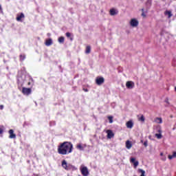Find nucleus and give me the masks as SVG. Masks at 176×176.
<instances>
[{
	"instance_id": "obj_1",
	"label": "nucleus",
	"mask_w": 176,
	"mask_h": 176,
	"mask_svg": "<svg viewBox=\"0 0 176 176\" xmlns=\"http://www.w3.org/2000/svg\"><path fill=\"white\" fill-rule=\"evenodd\" d=\"M57 151L59 155H69L74 151V144L71 142H64L58 146Z\"/></svg>"
},
{
	"instance_id": "obj_2",
	"label": "nucleus",
	"mask_w": 176,
	"mask_h": 176,
	"mask_svg": "<svg viewBox=\"0 0 176 176\" xmlns=\"http://www.w3.org/2000/svg\"><path fill=\"white\" fill-rule=\"evenodd\" d=\"M62 167H63L65 170H67V171L74 168V166L67 164V161H65V160L62 162Z\"/></svg>"
},
{
	"instance_id": "obj_3",
	"label": "nucleus",
	"mask_w": 176,
	"mask_h": 176,
	"mask_svg": "<svg viewBox=\"0 0 176 176\" xmlns=\"http://www.w3.org/2000/svg\"><path fill=\"white\" fill-rule=\"evenodd\" d=\"M22 93L24 96H30L32 93L31 88L22 87Z\"/></svg>"
},
{
	"instance_id": "obj_4",
	"label": "nucleus",
	"mask_w": 176,
	"mask_h": 176,
	"mask_svg": "<svg viewBox=\"0 0 176 176\" xmlns=\"http://www.w3.org/2000/svg\"><path fill=\"white\" fill-rule=\"evenodd\" d=\"M104 82L105 78H104V77L98 76L96 78V83L98 85V86H101V85H102Z\"/></svg>"
},
{
	"instance_id": "obj_5",
	"label": "nucleus",
	"mask_w": 176,
	"mask_h": 176,
	"mask_svg": "<svg viewBox=\"0 0 176 176\" xmlns=\"http://www.w3.org/2000/svg\"><path fill=\"white\" fill-rule=\"evenodd\" d=\"M134 86H135V85L134 84V82L133 81H127L126 82V89H134Z\"/></svg>"
},
{
	"instance_id": "obj_6",
	"label": "nucleus",
	"mask_w": 176,
	"mask_h": 176,
	"mask_svg": "<svg viewBox=\"0 0 176 176\" xmlns=\"http://www.w3.org/2000/svg\"><path fill=\"white\" fill-rule=\"evenodd\" d=\"M81 174L83 176H87L89 175V169H87V167L84 166L81 168Z\"/></svg>"
},
{
	"instance_id": "obj_7",
	"label": "nucleus",
	"mask_w": 176,
	"mask_h": 176,
	"mask_svg": "<svg viewBox=\"0 0 176 176\" xmlns=\"http://www.w3.org/2000/svg\"><path fill=\"white\" fill-rule=\"evenodd\" d=\"M106 133L107 134V138H109V140H111V138H113V137H115V133H113V132L111 129L107 130L106 131Z\"/></svg>"
},
{
	"instance_id": "obj_8",
	"label": "nucleus",
	"mask_w": 176,
	"mask_h": 176,
	"mask_svg": "<svg viewBox=\"0 0 176 176\" xmlns=\"http://www.w3.org/2000/svg\"><path fill=\"white\" fill-rule=\"evenodd\" d=\"M131 27H138V21L135 19H132L130 21Z\"/></svg>"
},
{
	"instance_id": "obj_9",
	"label": "nucleus",
	"mask_w": 176,
	"mask_h": 176,
	"mask_svg": "<svg viewBox=\"0 0 176 176\" xmlns=\"http://www.w3.org/2000/svg\"><path fill=\"white\" fill-rule=\"evenodd\" d=\"M126 126L127 129H133L134 126V122H133V120H129L126 123Z\"/></svg>"
},
{
	"instance_id": "obj_10",
	"label": "nucleus",
	"mask_w": 176,
	"mask_h": 176,
	"mask_svg": "<svg viewBox=\"0 0 176 176\" xmlns=\"http://www.w3.org/2000/svg\"><path fill=\"white\" fill-rule=\"evenodd\" d=\"M8 133L10 134L9 138L10 139L16 138V134H14V131H13V129H10Z\"/></svg>"
},
{
	"instance_id": "obj_11",
	"label": "nucleus",
	"mask_w": 176,
	"mask_h": 176,
	"mask_svg": "<svg viewBox=\"0 0 176 176\" xmlns=\"http://www.w3.org/2000/svg\"><path fill=\"white\" fill-rule=\"evenodd\" d=\"M131 163H133V166L135 168H137L139 164L138 161H135V158L134 157L131 158Z\"/></svg>"
},
{
	"instance_id": "obj_12",
	"label": "nucleus",
	"mask_w": 176,
	"mask_h": 176,
	"mask_svg": "<svg viewBox=\"0 0 176 176\" xmlns=\"http://www.w3.org/2000/svg\"><path fill=\"white\" fill-rule=\"evenodd\" d=\"M125 144L126 149H131V148L133 147V143H131L130 140H126Z\"/></svg>"
},
{
	"instance_id": "obj_13",
	"label": "nucleus",
	"mask_w": 176,
	"mask_h": 176,
	"mask_svg": "<svg viewBox=\"0 0 176 176\" xmlns=\"http://www.w3.org/2000/svg\"><path fill=\"white\" fill-rule=\"evenodd\" d=\"M25 16H24V14L21 12L20 14L16 15V21H22L21 19H24Z\"/></svg>"
},
{
	"instance_id": "obj_14",
	"label": "nucleus",
	"mask_w": 176,
	"mask_h": 176,
	"mask_svg": "<svg viewBox=\"0 0 176 176\" xmlns=\"http://www.w3.org/2000/svg\"><path fill=\"white\" fill-rule=\"evenodd\" d=\"M52 45H53V40H52V38H49L46 40L45 41L46 46H52Z\"/></svg>"
},
{
	"instance_id": "obj_15",
	"label": "nucleus",
	"mask_w": 176,
	"mask_h": 176,
	"mask_svg": "<svg viewBox=\"0 0 176 176\" xmlns=\"http://www.w3.org/2000/svg\"><path fill=\"white\" fill-rule=\"evenodd\" d=\"M158 133H155V137L158 139L160 140L162 139V130L159 129Z\"/></svg>"
},
{
	"instance_id": "obj_16",
	"label": "nucleus",
	"mask_w": 176,
	"mask_h": 176,
	"mask_svg": "<svg viewBox=\"0 0 176 176\" xmlns=\"http://www.w3.org/2000/svg\"><path fill=\"white\" fill-rule=\"evenodd\" d=\"M110 14L111 16H115L116 14H118V12H116V10L114 8H112L110 10Z\"/></svg>"
},
{
	"instance_id": "obj_17",
	"label": "nucleus",
	"mask_w": 176,
	"mask_h": 176,
	"mask_svg": "<svg viewBox=\"0 0 176 176\" xmlns=\"http://www.w3.org/2000/svg\"><path fill=\"white\" fill-rule=\"evenodd\" d=\"M164 14L166 16L168 15V19H171V16H173V14H171V11H168V10L165 11Z\"/></svg>"
},
{
	"instance_id": "obj_18",
	"label": "nucleus",
	"mask_w": 176,
	"mask_h": 176,
	"mask_svg": "<svg viewBox=\"0 0 176 176\" xmlns=\"http://www.w3.org/2000/svg\"><path fill=\"white\" fill-rule=\"evenodd\" d=\"M155 123H158L160 124L163 123V120L162 119V118H156L155 119Z\"/></svg>"
},
{
	"instance_id": "obj_19",
	"label": "nucleus",
	"mask_w": 176,
	"mask_h": 176,
	"mask_svg": "<svg viewBox=\"0 0 176 176\" xmlns=\"http://www.w3.org/2000/svg\"><path fill=\"white\" fill-rule=\"evenodd\" d=\"M90 52H91V47H90V45H87L86 47V50H85L86 54H89Z\"/></svg>"
},
{
	"instance_id": "obj_20",
	"label": "nucleus",
	"mask_w": 176,
	"mask_h": 176,
	"mask_svg": "<svg viewBox=\"0 0 176 176\" xmlns=\"http://www.w3.org/2000/svg\"><path fill=\"white\" fill-rule=\"evenodd\" d=\"M174 157H176V151H174L173 154L172 155H169L168 156V158L169 159V160H171L172 159H174Z\"/></svg>"
},
{
	"instance_id": "obj_21",
	"label": "nucleus",
	"mask_w": 176,
	"mask_h": 176,
	"mask_svg": "<svg viewBox=\"0 0 176 176\" xmlns=\"http://www.w3.org/2000/svg\"><path fill=\"white\" fill-rule=\"evenodd\" d=\"M20 61H24L25 60V54H21L19 56Z\"/></svg>"
},
{
	"instance_id": "obj_22",
	"label": "nucleus",
	"mask_w": 176,
	"mask_h": 176,
	"mask_svg": "<svg viewBox=\"0 0 176 176\" xmlns=\"http://www.w3.org/2000/svg\"><path fill=\"white\" fill-rule=\"evenodd\" d=\"M76 148L79 149V151H83V146H82L81 144H77Z\"/></svg>"
},
{
	"instance_id": "obj_23",
	"label": "nucleus",
	"mask_w": 176,
	"mask_h": 176,
	"mask_svg": "<svg viewBox=\"0 0 176 176\" xmlns=\"http://www.w3.org/2000/svg\"><path fill=\"white\" fill-rule=\"evenodd\" d=\"M58 41L59 43H64V37H63V36L59 37Z\"/></svg>"
},
{
	"instance_id": "obj_24",
	"label": "nucleus",
	"mask_w": 176,
	"mask_h": 176,
	"mask_svg": "<svg viewBox=\"0 0 176 176\" xmlns=\"http://www.w3.org/2000/svg\"><path fill=\"white\" fill-rule=\"evenodd\" d=\"M108 120H109V123H113V117L109 116Z\"/></svg>"
},
{
	"instance_id": "obj_25",
	"label": "nucleus",
	"mask_w": 176,
	"mask_h": 176,
	"mask_svg": "<svg viewBox=\"0 0 176 176\" xmlns=\"http://www.w3.org/2000/svg\"><path fill=\"white\" fill-rule=\"evenodd\" d=\"M139 120L140 122H145V117H144V115L141 116V117L139 118Z\"/></svg>"
},
{
	"instance_id": "obj_26",
	"label": "nucleus",
	"mask_w": 176,
	"mask_h": 176,
	"mask_svg": "<svg viewBox=\"0 0 176 176\" xmlns=\"http://www.w3.org/2000/svg\"><path fill=\"white\" fill-rule=\"evenodd\" d=\"M66 36H67V38H71V33L70 32H67L66 33Z\"/></svg>"
},
{
	"instance_id": "obj_27",
	"label": "nucleus",
	"mask_w": 176,
	"mask_h": 176,
	"mask_svg": "<svg viewBox=\"0 0 176 176\" xmlns=\"http://www.w3.org/2000/svg\"><path fill=\"white\" fill-rule=\"evenodd\" d=\"M1 134H3V129H2L1 127H0V135Z\"/></svg>"
},
{
	"instance_id": "obj_28",
	"label": "nucleus",
	"mask_w": 176,
	"mask_h": 176,
	"mask_svg": "<svg viewBox=\"0 0 176 176\" xmlns=\"http://www.w3.org/2000/svg\"><path fill=\"white\" fill-rule=\"evenodd\" d=\"M144 146H148V142H144Z\"/></svg>"
},
{
	"instance_id": "obj_29",
	"label": "nucleus",
	"mask_w": 176,
	"mask_h": 176,
	"mask_svg": "<svg viewBox=\"0 0 176 176\" xmlns=\"http://www.w3.org/2000/svg\"><path fill=\"white\" fill-rule=\"evenodd\" d=\"M0 109H1V111H2V109H3V104L0 105Z\"/></svg>"
},
{
	"instance_id": "obj_30",
	"label": "nucleus",
	"mask_w": 176,
	"mask_h": 176,
	"mask_svg": "<svg viewBox=\"0 0 176 176\" xmlns=\"http://www.w3.org/2000/svg\"><path fill=\"white\" fill-rule=\"evenodd\" d=\"M142 16L143 17H145L146 15L145 14V12H142Z\"/></svg>"
},
{
	"instance_id": "obj_31",
	"label": "nucleus",
	"mask_w": 176,
	"mask_h": 176,
	"mask_svg": "<svg viewBox=\"0 0 176 176\" xmlns=\"http://www.w3.org/2000/svg\"><path fill=\"white\" fill-rule=\"evenodd\" d=\"M83 91H85V92H87V91H89V89L84 88V89H83Z\"/></svg>"
},
{
	"instance_id": "obj_32",
	"label": "nucleus",
	"mask_w": 176,
	"mask_h": 176,
	"mask_svg": "<svg viewBox=\"0 0 176 176\" xmlns=\"http://www.w3.org/2000/svg\"><path fill=\"white\" fill-rule=\"evenodd\" d=\"M28 86H31V81H29V82H28Z\"/></svg>"
},
{
	"instance_id": "obj_33",
	"label": "nucleus",
	"mask_w": 176,
	"mask_h": 176,
	"mask_svg": "<svg viewBox=\"0 0 176 176\" xmlns=\"http://www.w3.org/2000/svg\"><path fill=\"white\" fill-rule=\"evenodd\" d=\"M165 102H166L167 104H168V99H166V100H165Z\"/></svg>"
},
{
	"instance_id": "obj_34",
	"label": "nucleus",
	"mask_w": 176,
	"mask_h": 176,
	"mask_svg": "<svg viewBox=\"0 0 176 176\" xmlns=\"http://www.w3.org/2000/svg\"><path fill=\"white\" fill-rule=\"evenodd\" d=\"M144 8H142V13H144Z\"/></svg>"
},
{
	"instance_id": "obj_35",
	"label": "nucleus",
	"mask_w": 176,
	"mask_h": 176,
	"mask_svg": "<svg viewBox=\"0 0 176 176\" xmlns=\"http://www.w3.org/2000/svg\"><path fill=\"white\" fill-rule=\"evenodd\" d=\"M2 10V7L1 6V5H0V10Z\"/></svg>"
},
{
	"instance_id": "obj_36",
	"label": "nucleus",
	"mask_w": 176,
	"mask_h": 176,
	"mask_svg": "<svg viewBox=\"0 0 176 176\" xmlns=\"http://www.w3.org/2000/svg\"><path fill=\"white\" fill-rule=\"evenodd\" d=\"M160 155H161V156H163V153H160Z\"/></svg>"
},
{
	"instance_id": "obj_37",
	"label": "nucleus",
	"mask_w": 176,
	"mask_h": 176,
	"mask_svg": "<svg viewBox=\"0 0 176 176\" xmlns=\"http://www.w3.org/2000/svg\"><path fill=\"white\" fill-rule=\"evenodd\" d=\"M175 91H176V87L175 88Z\"/></svg>"
}]
</instances>
